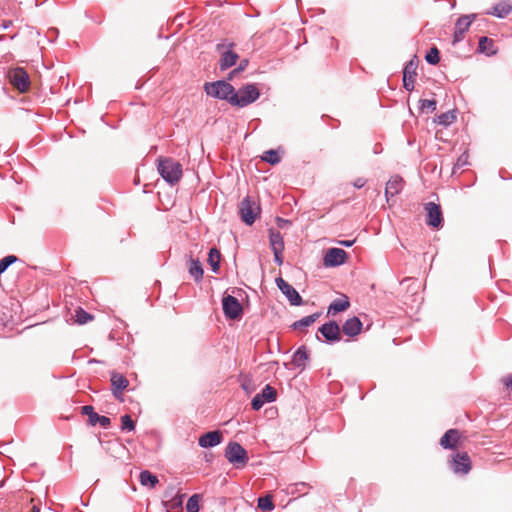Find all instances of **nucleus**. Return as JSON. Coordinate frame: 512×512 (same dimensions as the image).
<instances>
[{"mask_svg":"<svg viewBox=\"0 0 512 512\" xmlns=\"http://www.w3.org/2000/svg\"><path fill=\"white\" fill-rule=\"evenodd\" d=\"M238 74V72L234 69L232 70L231 72H229L228 74V77H227V80L226 81H231L233 80V78Z\"/></svg>","mask_w":512,"mask_h":512,"instance_id":"52","label":"nucleus"},{"mask_svg":"<svg viewBox=\"0 0 512 512\" xmlns=\"http://www.w3.org/2000/svg\"><path fill=\"white\" fill-rule=\"evenodd\" d=\"M277 391L271 385L267 384L260 393L256 394L251 400V408L255 411L260 410L265 403H271L276 400Z\"/></svg>","mask_w":512,"mask_h":512,"instance_id":"10","label":"nucleus"},{"mask_svg":"<svg viewBox=\"0 0 512 512\" xmlns=\"http://www.w3.org/2000/svg\"><path fill=\"white\" fill-rule=\"evenodd\" d=\"M242 388H243L245 391H248V390H249L248 385H247V384H245V383H243V384H242Z\"/></svg>","mask_w":512,"mask_h":512,"instance_id":"55","label":"nucleus"},{"mask_svg":"<svg viewBox=\"0 0 512 512\" xmlns=\"http://www.w3.org/2000/svg\"><path fill=\"white\" fill-rule=\"evenodd\" d=\"M239 210L241 219L246 225H252L260 212L259 206L249 196L240 202Z\"/></svg>","mask_w":512,"mask_h":512,"instance_id":"5","label":"nucleus"},{"mask_svg":"<svg viewBox=\"0 0 512 512\" xmlns=\"http://www.w3.org/2000/svg\"><path fill=\"white\" fill-rule=\"evenodd\" d=\"M503 384L512 391V373L502 379Z\"/></svg>","mask_w":512,"mask_h":512,"instance_id":"48","label":"nucleus"},{"mask_svg":"<svg viewBox=\"0 0 512 512\" xmlns=\"http://www.w3.org/2000/svg\"><path fill=\"white\" fill-rule=\"evenodd\" d=\"M318 316H319L318 313H314V314L308 315L306 317H303L300 320L295 321L291 325V328L294 330H298V329H302L305 327H309L317 320Z\"/></svg>","mask_w":512,"mask_h":512,"instance_id":"30","label":"nucleus"},{"mask_svg":"<svg viewBox=\"0 0 512 512\" xmlns=\"http://www.w3.org/2000/svg\"><path fill=\"white\" fill-rule=\"evenodd\" d=\"M459 441V431L457 429H449L440 439V445L444 449H455Z\"/></svg>","mask_w":512,"mask_h":512,"instance_id":"21","label":"nucleus"},{"mask_svg":"<svg viewBox=\"0 0 512 512\" xmlns=\"http://www.w3.org/2000/svg\"><path fill=\"white\" fill-rule=\"evenodd\" d=\"M362 327L363 324L361 320L358 317L353 316L343 323L342 331L348 337H355L361 332Z\"/></svg>","mask_w":512,"mask_h":512,"instance_id":"19","label":"nucleus"},{"mask_svg":"<svg viewBox=\"0 0 512 512\" xmlns=\"http://www.w3.org/2000/svg\"><path fill=\"white\" fill-rule=\"evenodd\" d=\"M30 512H40V510L36 505H34Z\"/></svg>","mask_w":512,"mask_h":512,"instance_id":"54","label":"nucleus"},{"mask_svg":"<svg viewBox=\"0 0 512 512\" xmlns=\"http://www.w3.org/2000/svg\"><path fill=\"white\" fill-rule=\"evenodd\" d=\"M135 421L131 418L130 415L125 414L121 416V430L131 432L135 430Z\"/></svg>","mask_w":512,"mask_h":512,"instance_id":"36","label":"nucleus"},{"mask_svg":"<svg viewBox=\"0 0 512 512\" xmlns=\"http://www.w3.org/2000/svg\"><path fill=\"white\" fill-rule=\"evenodd\" d=\"M249 64V60L248 59H241L240 60V63L238 64L237 68H235V70L240 73L242 71H244L247 66Z\"/></svg>","mask_w":512,"mask_h":512,"instance_id":"43","label":"nucleus"},{"mask_svg":"<svg viewBox=\"0 0 512 512\" xmlns=\"http://www.w3.org/2000/svg\"><path fill=\"white\" fill-rule=\"evenodd\" d=\"M451 469L456 474H467L471 470V460L467 453H457L451 463Z\"/></svg>","mask_w":512,"mask_h":512,"instance_id":"15","label":"nucleus"},{"mask_svg":"<svg viewBox=\"0 0 512 512\" xmlns=\"http://www.w3.org/2000/svg\"><path fill=\"white\" fill-rule=\"evenodd\" d=\"M455 119L454 111H447L437 116V123L442 126H449Z\"/></svg>","mask_w":512,"mask_h":512,"instance_id":"34","label":"nucleus"},{"mask_svg":"<svg viewBox=\"0 0 512 512\" xmlns=\"http://www.w3.org/2000/svg\"><path fill=\"white\" fill-rule=\"evenodd\" d=\"M417 57L414 56L409 60L403 69V87L407 91H413L414 89V77L416 76L417 70Z\"/></svg>","mask_w":512,"mask_h":512,"instance_id":"14","label":"nucleus"},{"mask_svg":"<svg viewBox=\"0 0 512 512\" xmlns=\"http://www.w3.org/2000/svg\"><path fill=\"white\" fill-rule=\"evenodd\" d=\"M425 60L430 65H437L440 61V52L436 46L430 48L425 55Z\"/></svg>","mask_w":512,"mask_h":512,"instance_id":"35","label":"nucleus"},{"mask_svg":"<svg viewBox=\"0 0 512 512\" xmlns=\"http://www.w3.org/2000/svg\"><path fill=\"white\" fill-rule=\"evenodd\" d=\"M239 56L236 52L232 50H227L222 53L221 58L219 60V68L221 71H225L228 68L234 66L238 60Z\"/></svg>","mask_w":512,"mask_h":512,"instance_id":"23","label":"nucleus"},{"mask_svg":"<svg viewBox=\"0 0 512 512\" xmlns=\"http://www.w3.org/2000/svg\"><path fill=\"white\" fill-rule=\"evenodd\" d=\"M222 309L225 317L231 320L239 319L243 314L242 305L232 295H226L222 298Z\"/></svg>","mask_w":512,"mask_h":512,"instance_id":"6","label":"nucleus"},{"mask_svg":"<svg viewBox=\"0 0 512 512\" xmlns=\"http://www.w3.org/2000/svg\"><path fill=\"white\" fill-rule=\"evenodd\" d=\"M229 47H233L234 46V43H229L228 45Z\"/></svg>","mask_w":512,"mask_h":512,"instance_id":"56","label":"nucleus"},{"mask_svg":"<svg viewBox=\"0 0 512 512\" xmlns=\"http://www.w3.org/2000/svg\"><path fill=\"white\" fill-rule=\"evenodd\" d=\"M355 239L353 240H340L338 244L344 247H351L355 243Z\"/></svg>","mask_w":512,"mask_h":512,"instance_id":"50","label":"nucleus"},{"mask_svg":"<svg viewBox=\"0 0 512 512\" xmlns=\"http://www.w3.org/2000/svg\"><path fill=\"white\" fill-rule=\"evenodd\" d=\"M426 224L432 228L440 229L443 227V214L439 204L428 202L425 204Z\"/></svg>","mask_w":512,"mask_h":512,"instance_id":"9","label":"nucleus"},{"mask_svg":"<svg viewBox=\"0 0 512 512\" xmlns=\"http://www.w3.org/2000/svg\"><path fill=\"white\" fill-rule=\"evenodd\" d=\"M260 97V90L256 83H247L241 86L237 91L234 90L231 105L244 108L254 103Z\"/></svg>","mask_w":512,"mask_h":512,"instance_id":"2","label":"nucleus"},{"mask_svg":"<svg viewBox=\"0 0 512 512\" xmlns=\"http://www.w3.org/2000/svg\"><path fill=\"white\" fill-rule=\"evenodd\" d=\"M224 456L227 459V461L233 464L236 468L244 467L249 461L247 451L243 448L241 444L235 441H231L228 443L225 449Z\"/></svg>","mask_w":512,"mask_h":512,"instance_id":"4","label":"nucleus"},{"mask_svg":"<svg viewBox=\"0 0 512 512\" xmlns=\"http://www.w3.org/2000/svg\"><path fill=\"white\" fill-rule=\"evenodd\" d=\"M262 160L271 164L276 165L281 161V158L277 152V150L270 149L264 152L262 156Z\"/></svg>","mask_w":512,"mask_h":512,"instance_id":"33","label":"nucleus"},{"mask_svg":"<svg viewBox=\"0 0 512 512\" xmlns=\"http://www.w3.org/2000/svg\"><path fill=\"white\" fill-rule=\"evenodd\" d=\"M199 501V494H193L192 496H190L186 504L187 512H199Z\"/></svg>","mask_w":512,"mask_h":512,"instance_id":"37","label":"nucleus"},{"mask_svg":"<svg viewBox=\"0 0 512 512\" xmlns=\"http://www.w3.org/2000/svg\"><path fill=\"white\" fill-rule=\"evenodd\" d=\"M11 25H12V21L11 20H4L1 23L0 27H1V29L6 30V29L10 28Z\"/></svg>","mask_w":512,"mask_h":512,"instance_id":"51","label":"nucleus"},{"mask_svg":"<svg viewBox=\"0 0 512 512\" xmlns=\"http://www.w3.org/2000/svg\"><path fill=\"white\" fill-rule=\"evenodd\" d=\"M100 415L96 412H94L92 415H89L88 417V423L91 426H95L98 423Z\"/></svg>","mask_w":512,"mask_h":512,"instance_id":"45","label":"nucleus"},{"mask_svg":"<svg viewBox=\"0 0 512 512\" xmlns=\"http://www.w3.org/2000/svg\"><path fill=\"white\" fill-rule=\"evenodd\" d=\"M309 359V353L307 351V348L305 346H300L293 354L292 356V364L295 367L300 368L301 370H304L306 367V362Z\"/></svg>","mask_w":512,"mask_h":512,"instance_id":"22","label":"nucleus"},{"mask_svg":"<svg viewBox=\"0 0 512 512\" xmlns=\"http://www.w3.org/2000/svg\"><path fill=\"white\" fill-rule=\"evenodd\" d=\"M318 332L324 337L327 344H334L341 340V329L335 320H329L323 323Z\"/></svg>","mask_w":512,"mask_h":512,"instance_id":"7","label":"nucleus"},{"mask_svg":"<svg viewBox=\"0 0 512 512\" xmlns=\"http://www.w3.org/2000/svg\"><path fill=\"white\" fill-rule=\"evenodd\" d=\"M185 496H186L185 494H176L174 497H172L170 499V501L168 502V506L171 509L182 508L183 500H184Z\"/></svg>","mask_w":512,"mask_h":512,"instance_id":"41","label":"nucleus"},{"mask_svg":"<svg viewBox=\"0 0 512 512\" xmlns=\"http://www.w3.org/2000/svg\"><path fill=\"white\" fill-rule=\"evenodd\" d=\"M512 12V4L508 0H502L496 3L487 14L495 16L499 19L507 17Z\"/></svg>","mask_w":512,"mask_h":512,"instance_id":"20","label":"nucleus"},{"mask_svg":"<svg viewBox=\"0 0 512 512\" xmlns=\"http://www.w3.org/2000/svg\"><path fill=\"white\" fill-rule=\"evenodd\" d=\"M257 506L262 511H272L275 508V505L273 503V498L271 495L259 497L257 499Z\"/></svg>","mask_w":512,"mask_h":512,"instance_id":"31","label":"nucleus"},{"mask_svg":"<svg viewBox=\"0 0 512 512\" xmlns=\"http://www.w3.org/2000/svg\"><path fill=\"white\" fill-rule=\"evenodd\" d=\"M111 385H112V394L116 399H120L122 396V392L128 387L129 381L127 378L119 374L117 372L111 373Z\"/></svg>","mask_w":512,"mask_h":512,"instance_id":"17","label":"nucleus"},{"mask_svg":"<svg viewBox=\"0 0 512 512\" xmlns=\"http://www.w3.org/2000/svg\"><path fill=\"white\" fill-rule=\"evenodd\" d=\"M437 102L434 99L420 100V110L422 112H434L436 110Z\"/></svg>","mask_w":512,"mask_h":512,"instance_id":"39","label":"nucleus"},{"mask_svg":"<svg viewBox=\"0 0 512 512\" xmlns=\"http://www.w3.org/2000/svg\"><path fill=\"white\" fill-rule=\"evenodd\" d=\"M189 274L196 282H200L203 278L202 264L198 259L190 258Z\"/></svg>","mask_w":512,"mask_h":512,"instance_id":"28","label":"nucleus"},{"mask_svg":"<svg viewBox=\"0 0 512 512\" xmlns=\"http://www.w3.org/2000/svg\"><path fill=\"white\" fill-rule=\"evenodd\" d=\"M348 254L341 248H329L323 258L325 267H338L346 262Z\"/></svg>","mask_w":512,"mask_h":512,"instance_id":"12","label":"nucleus"},{"mask_svg":"<svg viewBox=\"0 0 512 512\" xmlns=\"http://www.w3.org/2000/svg\"><path fill=\"white\" fill-rule=\"evenodd\" d=\"M139 481L142 486L149 488H154L159 482L157 476L148 470L140 472Z\"/></svg>","mask_w":512,"mask_h":512,"instance_id":"29","label":"nucleus"},{"mask_svg":"<svg viewBox=\"0 0 512 512\" xmlns=\"http://www.w3.org/2000/svg\"><path fill=\"white\" fill-rule=\"evenodd\" d=\"M275 283L278 289L286 296L292 306H301L303 304V299L298 291L282 277H277L275 279Z\"/></svg>","mask_w":512,"mask_h":512,"instance_id":"11","label":"nucleus"},{"mask_svg":"<svg viewBox=\"0 0 512 512\" xmlns=\"http://www.w3.org/2000/svg\"><path fill=\"white\" fill-rule=\"evenodd\" d=\"M222 440V432L219 430H214L202 434L198 439V444L202 448H212L219 445Z\"/></svg>","mask_w":512,"mask_h":512,"instance_id":"16","label":"nucleus"},{"mask_svg":"<svg viewBox=\"0 0 512 512\" xmlns=\"http://www.w3.org/2000/svg\"><path fill=\"white\" fill-rule=\"evenodd\" d=\"M350 302L347 296L333 300L328 307V314L336 315L337 313L347 310Z\"/></svg>","mask_w":512,"mask_h":512,"instance_id":"24","label":"nucleus"},{"mask_svg":"<svg viewBox=\"0 0 512 512\" xmlns=\"http://www.w3.org/2000/svg\"><path fill=\"white\" fill-rule=\"evenodd\" d=\"M234 90V86L226 80H217L214 82H206L204 84V91L208 96L219 100H225L230 105Z\"/></svg>","mask_w":512,"mask_h":512,"instance_id":"3","label":"nucleus"},{"mask_svg":"<svg viewBox=\"0 0 512 512\" xmlns=\"http://www.w3.org/2000/svg\"><path fill=\"white\" fill-rule=\"evenodd\" d=\"M94 412H95L94 407L91 405H85L81 408V413L83 415H87L88 417H89V415H92Z\"/></svg>","mask_w":512,"mask_h":512,"instance_id":"44","label":"nucleus"},{"mask_svg":"<svg viewBox=\"0 0 512 512\" xmlns=\"http://www.w3.org/2000/svg\"><path fill=\"white\" fill-rule=\"evenodd\" d=\"M75 322L79 325H83L88 323L93 319V315L89 312L85 311L83 308L78 307L75 310Z\"/></svg>","mask_w":512,"mask_h":512,"instance_id":"32","label":"nucleus"},{"mask_svg":"<svg viewBox=\"0 0 512 512\" xmlns=\"http://www.w3.org/2000/svg\"><path fill=\"white\" fill-rule=\"evenodd\" d=\"M111 420L107 416L100 415L98 423L102 428L107 429L110 426Z\"/></svg>","mask_w":512,"mask_h":512,"instance_id":"42","label":"nucleus"},{"mask_svg":"<svg viewBox=\"0 0 512 512\" xmlns=\"http://www.w3.org/2000/svg\"><path fill=\"white\" fill-rule=\"evenodd\" d=\"M269 243L273 252L284 250L283 236L279 231L274 229L269 230Z\"/></svg>","mask_w":512,"mask_h":512,"instance_id":"26","label":"nucleus"},{"mask_svg":"<svg viewBox=\"0 0 512 512\" xmlns=\"http://www.w3.org/2000/svg\"><path fill=\"white\" fill-rule=\"evenodd\" d=\"M282 252L283 251H276V252H273L274 254V261L277 265H282L283 264V257H282Z\"/></svg>","mask_w":512,"mask_h":512,"instance_id":"46","label":"nucleus"},{"mask_svg":"<svg viewBox=\"0 0 512 512\" xmlns=\"http://www.w3.org/2000/svg\"><path fill=\"white\" fill-rule=\"evenodd\" d=\"M157 170L160 176L170 185L178 183L182 176V166L172 158L159 157Z\"/></svg>","mask_w":512,"mask_h":512,"instance_id":"1","label":"nucleus"},{"mask_svg":"<svg viewBox=\"0 0 512 512\" xmlns=\"http://www.w3.org/2000/svg\"><path fill=\"white\" fill-rule=\"evenodd\" d=\"M208 264L210 265L211 267V270L214 272V273H217L220 269V261H221V253L220 251L213 247L209 250L208 252Z\"/></svg>","mask_w":512,"mask_h":512,"instance_id":"27","label":"nucleus"},{"mask_svg":"<svg viewBox=\"0 0 512 512\" xmlns=\"http://www.w3.org/2000/svg\"><path fill=\"white\" fill-rule=\"evenodd\" d=\"M478 52L484 53L488 56L495 55L497 50L494 45V41L487 36H481L478 43Z\"/></svg>","mask_w":512,"mask_h":512,"instance_id":"25","label":"nucleus"},{"mask_svg":"<svg viewBox=\"0 0 512 512\" xmlns=\"http://www.w3.org/2000/svg\"><path fill=\"white\" fill-rule=\"evenodd\" d=\"M224 47H225L224 43H219V44L216 45V50L217 51H221Z\"/></svg>","mask_w":512,"mask_h":512,"instance_id":"53","label":"nucleus"},{"mask_svg":"<svg viewBox=\"0 0 512 512\" xmlns=\"http://www.w3.org/2000/svg\"><path fill=\"white\" fill-rule=\"evenodd\" d=\"M404 180L399 175L392 176L386 183L385 197L389 201L390 197H393L401 192L403 189Z\"/></svg>","mask_w":512,"mask_h":512,"instance_id":"18","label":"nucleus"},{"mask_svg":"<svg viewBox=\"0 0 512 512\" xmlns=\"http://www.w3.org/2000/svg\"><path fill=\"white\" fill-rule=\"evenodd\" d=\"M276 222H277L278 227H280V228H284L286 225L290 224L289 220L283 219L281 217H278Z\"/></svg>","mask_w":512,"mask_h":512,"instance_id":"49","label":"nucleus"},{"mask_svg":"<svg viewBox=\"0 0 512 512\" xmlns=\"http://www.w3.org/2000/svg\"><path fill=\"white\" fill-rule=\"evenodd\" d=\"M11 84L21 93L26 92L30 87V78L23 68H16L10 73Z\"/></svg>","mask_w":512,"mask_h":512,"instance_id":"13","label":"nucleus"},{"mask_svg":"<svg viewBox=\"0 0 512 512\" xmlns=\"http://www.w3.org/2000/svg\"><path fill=\"white\" fill-rule=\"evenodd\" d=\"M475 18L476 14H467L457 19L454 27L452 45H456L464 39L466 32L469 30Z\"/></svg>","mask_w":512,"mask_h":512,"instance_id":"8","label":"nucleus"},{"mask_svg":"<svg viewBox=\"0 0 512 512\" xmlns=\"http://www.w3.org/2000/svg\"><path fill=\"white\" fill-rule=\"evenodd\" d=\"M18 261L15 255H7L0 260V274H3L12 264Z\"/></svg>","mask_w":512,"mask_h":512,"instance_id":"38","label":"nucleus"},{"mask_svg":"<svg viewBox=\"0 0 512 512\" xmlns=\"http://www.w3.org/2000/svg\"><path fill=\"white\" fill-rule=\"evenodd\" d=\"M366 182H367V181H366V179H364V178H357V179L353 182V186H354L355 188H357V189H360V188H362V187H364V186H365Z\"/></svg>","mask_w":512,"mask_h":512,"instance_id":"47","label":"nucleus"},{"mask_svg":"<svg viewBox=\"0 0 512 512\" xmlns=\"http://www.w3.org/2000/svg\"><path fill=\"white\" fill-rule=\"evenodd\" d=\"M469 155L467 152H463L457 159V162L455 163L453 167V174L456 173L457 169H461L469 164Z\"/></svg>","mask_w":512,"mask_h":512,"instance_id":"40","label":"nucleus"}]
</instances>
